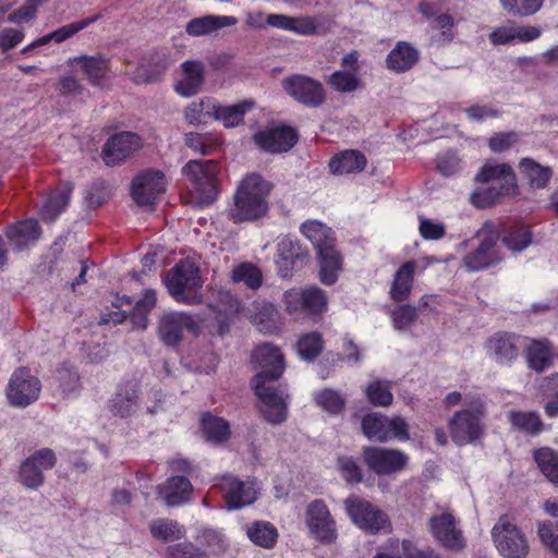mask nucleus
<instances>
[{
	"instance_id": "obj_58",
	"label": "nucleus",
	"mask_w": 558,
	"mask_h": 558,
	"mask_svg": "<svg viewBox=\"0 0 558 558\" xmlns=\"http://www.w3.org/2000/svg\"><path fill=\"white\" fill-rule=\"evenodd\" d=\"M510 190H500L495 185L478 187L471 195V203L477 208H486L494 205L499 196L509 193Z\"/></svg>"
},
{
	"instance_id": "obj_51",
	"label": "nucleus",
	"mask_w": 558,
	"mask_h": 558,
	"mask_svg": "<svg viewBox=\"0 0 558 558\" xmlns=\"http://www.w3.org/2000/svg\"><path fill=\"white\" fill-rule=\"evenodd\" d=\"M184 143L189 148L202 155L213 153L219 145L217 137L213 134L197 132L186 133L184 135Z\"/></svg>"
},
{
	"instance_id": "obj_9",
	"label": "nucleus",
	"mask_w": 558,
	"mask_h": 558,
	"mask_svg": "<svg viewBox=\"0 0 558 558\" xmlns=\"http://www.w3.org/2000/svg\"><path fill=\"white\" fill-rule=\"evenodd\" d=\"M343 504L347 514L359 529L375 534L390 527L387 514L369 501L351 496Z\"/></svg>"
},
{
	"instance_id": "obj_27",
	"label": "nucleus",
	"mask_w": 558,
	"mask_h": 558,
	"mask_svg": "<svg viewBox=\"0 0 558 558\" xmlns=\"http://www.w3.org/2000/svg\"><path fill=\"white\" fill-rule=\"evenodd\" d=\"M476 181L495 185L500 190H512L515 186V177L507 163L488 162L483 166L476 175Z\"/></svg>"
},
{
	"instance_id": "obj_36",
	"label": "nucleus",
	"mask_w": 558,
	"mask_h": 558,
	"mask_svg": "<svg viewBox=\"0 0 558 558\" xmlns=\"http://www.w3.org/2000/svg\"><path fill=\"white\" fill-rule=\"evenodd\" d=\"M420 59L418 50L407 41H399L389 52L387 63L390 70H410Z\"/></svg>"
},
{
	"instance_id": "obj_6",
	"label": "nucleus",
	"mask_w": 558,
	"mask_h": 558,
	"mask_svg": "<svg viewBox=\"0 0 558 558\" xmlns=\"http://www.w3.org/2000/svg\"><path fill=\"white\" fill-rule=\"evenodd\" d=\"M492 539L505 558H525L529 543L522 531L508 515L500 517L492 529Z\"/></svg>"
},
{
	"instance_id": "obj_5",
	"label": "nucleus",
	"mask_w": 558,
	"mask_h": 558,
	"mask_svg": "<svg viewBox=\"0 0 558 558\" xmlns=\"http://www.w3.org/2000/svg\"><path fill=\"white\" fill-rule=\"evenodd\" d=\"M281 302L284 312L294 319L302 315L319 316L328 307V299L325 292L317 287L288 289L283 292Z\"/></svg>"
},
{
	"instance_id": "obj_61",
	"label": "nucleus",
	"mask_w": 558,
	"mask_h": 558,
	"mask_svg": "<svg viewBox=\"0 0 558 558\" xmlns=\"http://www.w3.org/2000/svg\"><path fill=\"white\" fill-rule=\"evenodd\" d=\"M112 305L118 308V311L102 313L100 316V324L107 325L112 323L114 325L121 324L126 317V311L121 310L123 306L131 307L132 300L126 295H117L114 301H112Z\"/></svg>"
},
{
	"instance_id": "obj_43",
	"label": "nucleus",
	"mask_w": 558,
	"mask_h": 558,
	"mask_svg": "<svg viewBox=\"0 0 558 558\" xmlns=\"http://www.w3.org/2000/svg\"><path fill=\"white\" fill-rule=\"evenodd\" d=\"M51 385L54 393L69 397L75 393L80 388L77 372L71 367L62 366L56 371Z\"/></svg>"
},
{
	"instance_id": "obj_47",
	"label": "nucleus",
	"mask_w": 558,
	"mask_h": 558,
	"mask_svg": "<svg viewBox=\"0 0 558 558\" xmlns=\"http://www.w3.org/2000/svg\"><path fill=\"white\" fill-rule=\"evenodd\" d=\"M231 279L235 283H243L246 288L256 290L262 286L263 275L255 265L242 263L233 268Z\"/></svg>"
},
{
	"instance_id": "obj_14",
	"label": "nucleus",
	"mask_w": 558,
	"mask_h": 558,
	"mask_svg": "<svg viewBox=\"0 0 558 558\" xmlns=\"http://www.w3.org/2000/svg\"><path fill=\"white\" fill-rule=\"evenodd\" d=\"M223 492V498L228 510H236L252 505L259 492V485L255 480L240 481L232 475H223L216 485Z\"/></svg>"
},
{
	"instance_id": "obj_21",
	"label": "nucleus",
	"mask_w": 558,
	"mask_h": 558,
	"mask_svg": "<svg viewBox=\"0 0 558 558\" xmlns=\"http://www.w3.org/2000/svg\"><path fill=\"white\" fill-rule=\"evenodd\" d=\"M432 258L409 260L401 265L393 276L390 298L396 302H403L409 299L413 287V279L416 271H424L430 264Z\"/></svg>"
},
{
	"instance_id": "obj_54",
	"label": "nucleus",
	"mask_w": 558,
	"mask_h": 558,
	"mask_svg": "<svg viewBox=\"0 0 558 558\" xmlns=\"http://www.w3.org/2000/svg\"><path fill=\"white\" fill-rule=\"evenodd\" d=\"M298 352L303 360H314L323 350V338L318 332L303 335L298 341Z\"/></svg>"
},
{
	"instance_id": "obj_59",
	"label": "nucleus",
	"mask_w": 558,
	"mask_h": 558,
	"mask_svg": "<svg viewBox=\"0 0 558 558\" xmlns=\"http://www.w3.org/2000/svg\"><path fill=\"white\" fill-rule=\"evenodd\" d=\"M316 403L325 411L338 414L344 408L343 397L336 390L324 389L315 395Z\"/></svg>"
},
{
	"instance_id": "obj_57",
	"label": "nucleus",
	"mask_w": 558,
	"mask_h": 558,
	"mask_svg": "<svg viewBox=\"0 0 558 558\" xmlns=\"http://www.w3.org/2000/svg\"><path fill=\"white\" fill-rule=\"evenodd\" d=\"M197 541L215 555L222 554L228 547V543L223 534L214 529L202 530L197 535Z\"/></svg>"
},
{
	"instance_id": "obj_44",
	"label": "nucleus",
	"mask_w": 558,
	"mask_h": 558,
	"mask_svg": "<svg viewBox=\"0 0 558 558\" xmlns=\"http://www.w3.org/2000/svg\"><path fill=\"white\" fill-rule=\"evenodd\" d=\"M533 457L545 477L558 485V453L549 447H542L534 450Z\"/></svg>"
},
{
	"instance_id": "obj_2",
	"label": "nucleus",
	"mask_w": 558,
	"mask_h": 558,
	"mask_svg": "<svg viewBox=\"0 0 558 558\" xmlns=\"http://www.w3.org/2000/svg\"><path fill=\"white\" fill-rule=\"evenodd\" d=\"M271 184L257 173L246 174L238 184L229 218L234 222L254 221L264 217L268 209Z\"/></svg>"
},
{
	"instance_id": "obj_31",
	"label": "nucleus",
	"mask_w": 558,
	"mask_h": 558,
	"mask_svg": "<svg viewBox=\"0 0 558 558\" xmlns=\"http://www.w3.org/2000/svg\"><path fill=\"white\" fill-rule=\"evenodd\" d=\"M247 315L263 332L271 333L278 328L280 313L272 303L254 302Z\"/></svg>"
},
{
	"instance_id": "obj_56",
	"label": "nucleus",
	"mask_w": 558,
	"mask_h": 558,
	"mask_svg": "<svg viewBox=\"0 0 558 558\" xmlns=\"http://www.w3.org/2000/svg\"><path fill=\"white\" fill-rule=\"evenodd\" d=\"M365 392L368 401L378 407H387L393 399L388 381L374 380L368 384Z\"/></svg>"
},
{
	"instance_id": "obj_62",
	"label": "nucleus",
	"mask_w": 558,
	"mask_h": 558,
	"mask_svg": "<svg viewBox=\"0 0 558 558\" xmlns=\"http://www.w3.org/2000/svg\"><path fill=\"white\" fill-rule=\"evenodd\" d=\"M340 475L351 484L362 481V471L352 457H340L337 462Z\"/></svg>"
},
{
	"instance_id": "obj_12",
	"label": "nucleus",
	"mask_w": 558,
	"mask_h": 558,
	"mask_svg": "<svg viewBox=\"0 0 558 558\" xmlns=\"http://www.w3.org/2000/svg\"><path fill=\"white\" fill-rule=\"evenodd\" d=\"M362 430L368 439L379 442L409 439L408 424L400 416L390 418L379 413H369L362 420Z\"/></svg>"
},
{
	"instance_id": "obj_25",
	"label": "nucleus",
	"mask_w": 558,
	"mask_h": 558,
	"mask_svg": "<svg viewBox=\"0 0 558 558\" xmlns=\"http://www.w3.org/2000/svg\"><path fill=\"white\" fill-rule=\"evenodd\" d=\"M255 106L253 100H243L239 104L225 106L213 99L210 117L220 121L225 128H234L242 123L244 116Z\"/></svg>"
},
{
	"instance_id": "obj_28",
	"label": "nucleus",
	"mask_w": 558,
	"mask_h": 558,
	"mask_svg": "<svg viewBox=\"0 0 558 558\" xmlns=\"http://www.w3.org/2000/svg\"><path fill=\"white\" fill-rule=\"evenodd\" d=\"M373 558H439L433 550H418L410 541H389Z\"/></svg>"
},
{
	"instance_id": "obj_32",
	"label": "nucleus",
	"mask_w": 558,
	"mask_h": 558,
	"mask_svg": "<svg viewBox=\"0 0 558 558\" xmlns=\"http://www.w3.org/2000/svg\"><path fill=\"white\" fill-rule=\"evenodd\" d=\"M236 22L234 16L205 15L189 21L185 31L190 36H205L220 28L235 25Z\"/></svg>"
},
{
	"instance_id": "obj_40",
	"label": "nucleus",
	"mask_w": 558,
	"mask_h": 558,
	"mask_svg": "<svg viewBox=\"0 0 558 558\" xmlns=\"http://www.w3.org/2000/svg\"><path fill=\"white\" fill-rule=\"evenodd\" d=\"M137 404V391L135 384H129L116 395L111 401V412L114 415L125 417L131 415Z\"/></svg>"
},
{
	"instance_id": "obj_52",
	"label": "nucleus",
	"mask_w": 558,
	"mask_h": 558,
	"mask_svg": "<svg viewBox=\"0 0 558 558\" xmlns=\"http://www.w3.org/2000/svg\"><path fill=\"white\" fill-rule=\"evenodd\" d=\"M68 65L72 70H108L112 66L110 59L104 53L95 56L82 54L80 57L70 58Z\"/></svg>"
},
{
	"instance_id": "obj_34",
	"label": "nucleus",
	"mask_w": 558,
	"mask_h": 558,
	"mask_svg": "<svg viewBox=\"0 0 558 558\" xmlns=\"http://www.w3.org/2000/svg\"><path fill=\"white\" fill-rule=\"evenodd\" d=\"M319 262V280L326 286L333 284L342 270V257L335 246L317 253Z\"/></svg>"
},
{
	"instance_id": "obj_17",
	"label": "nucleus",
	"mask_w": 558,
	"mask_h": 558,
	"mask_svg": "<svg viewBox=\"0 0 558 558\" xmlns=\"http://www.w3.org/2000/svg\"><path fill=\"white\" fill-rule=\"evenodd\" d=\"M57 458L51 449L44 448L29 456L20 468V481L27 488L36 489L43 485L44 472L54 466Z\"/></svg>"
},
{
	"instance_id": "obj_10",
	"label": "nucleus",
	"mask_w": 558,
	"mask_h": 558,
	"mask_svg": "<svg viewBox=\"0 0 558 558\" xmlns=\"http://www.w3.org/2000/svg\"><path fill=\"white\" fill-rule=\"evenodd\" d=\"M476 238L480 241L478 246L463 258V265L471 271L487 268L502 258L497 248L499 232L493 223H484Z\"/></svg>"
},
{
	"instance_id": "obj_20",
	"label": "nucleus",
	"mask_w": 558,
	"mask_h": 558,
	"mask_svg": "<svg viewBox=\"0 0 558 558\" xmlns=\"http://www.w3.org/2000/svg\"><path fill=\"white\" fill-rule=\"evenodd\" d=\"M143 140L136 133L121 132L111 136L102 148L104 161L114 166L141 149Z\"/></svg>"
},
{
	"instance_id": "obj_22",
	"label": "nucleus",
	"mask_w": 558,
	"mask_h": 558,
	"mask_svg": "<svg viewBox=\"0 0 558 558\" xmlns=\"http://www.w3.org/2000/svg\"><path fill=\"white\" fill-rule=\"evenodd\" d=\"M255 143L269 153L288 151L298 141L294 129L286 125H278L259 131L254 135Z\"/></svg>"
},
{
	"instance_id": "obj_8",
	"label": "nucleus",
	"mask_w": 558,
	"mask_h": 558,
	"mask_svg": "<svg viewBox=\"0 0 558 558\" xmlns=\"http://www.w3.org/2000/svg\"><path fill=\"white\" fill-rule=\"evenodd\" d=\"M484 405L480 399L471 404V409L457 412L449 422L452 440L458 445L472 442L481 437L484 425Z\"/></svg>"
},
{
	"instance_id": "obj_30",
	"label": "nucleus",
	"mask_w": 558,
	"mask_h": 558,
	"mask_svg": "<svg viewBox=\"0 0 558 558\" xmlns=\"http://www.w3.org/2000/svg\"><path fill=\"white\" fill-rule=\"evenodd\" d=\"M276 266L282 278H288L294 268L296 259L301 256V246L289 236H282L277 244Z\"/></svg>"
},
{
	"instance_id": "obj_50",
	"label": "nucleus",
	"mask_w": 558,
	"mask_h": 558,
	"mask_svg": "<svg viewBox=\"0 0 558 558\" xmlns=\"http://www.w3.org/2000/svg\"><path fill=\"white\" fill-rule=\"evenodd\" d=\"M509 420L513 427L529 433L538 434L544 429L539 415L535 412H510Z\"/></svg>"
},
{
	"instance_id": "obj_37",
	"label": "nucleus",
	"mask_w": 558,
	"mask_h": 558,
	"mask_svg": "<svg viewBox=\"0 0 558 558\" xmlns=\"http://www.w3.org/2000/svg\"><path fill=\"white\" fill-rule=\"evenodd\" d=\"M71 193L72 185L70 183L61 184L43 204L41 218L47 221L54 220L66 208Z\"/></svg>"
},
{
	"instance_id": "obj_48",
	"label": "nucleus",
	"mask_w": 558,
	"mask_h": 558,
	"mask_svg": "<svg viewBox=\"0 0 558 558\" xmlns=\"http://www.w3.org/2000/svg\"><path fill=\"white\" fill-rule=\"evenodd\" d=\"M248 538L257 546L271 548L278 537L276 527L268 522H255L246 531Z\"/></svg>"
},
{
	"instance_id": "obj_42",
	"label": "nucleus",
	"mask_w": 558,
	"mask_h": 558,
	"mask_svg": "<svg viewBox=\"0 0 558 558\" xmlns=\"http://www.w3.org/2000/svg\"><path fill=\"white\" fill-rule=\"evenodd\" d=\"M553 354L547 340H533L526 351L530 368L543 372L551 363Z\"/></svg>"
},
{
	"instance_id": "obj_24",
	"label": "nucleus",
	"mask_w": 558,
	"mask_h": 558,
	"mask_svg": "<svg viewBox=\"0 0 558 558\" xmlns=\"http://www.w3.org/2000/svg\"><path fill=\"white\" fill-rule=\"evenodd\" d=\"M100 17H101L100 14H95V15H92L84 20L63 25V26L59 27L58 29L37 38L33 43H31L28 46H26L22 50V52L26 53L37 47L47 45L51 41H54L56 44H61V43L65 41L66 39L73 37L75 34H77L82 29L86 28L90 24L97 22Z\"/></svg>"
},
{
	"instance_id": "obj_19",
	"label": "nucleus",
	"mask_w": 558,
	"mask_h": 558,
	"mask_svg": "<svg viewBox=\"0 0 558 558\" xmlns=\"http://www.w3.org/2000/svg\"><path fill=\"white\" fill-rule=\"evenodd\" d=\"M429 529L434 538L447 548L460 550L465 546L463 533L450 512L445 511L433 515L429 519Z\"/></svg>"
},
{
	"instance_id": "obj_41",
	"label": "nucleus",
	"mask_w": 558,
	"mask_h": 558,
	"mask_svg": "<svg viewBox=\"0 0 558 558\" xmlns=\"http://www.w3.org/2000/svg\"><path fill=\"white\" fill-rule=\"evenodd\" d=\"M149 531L154 538L162 542H173L185 536V529L170 519L153 520L149 523Z\"/></svg>"
},
{
	"instance_id": "obj_4",
	"label": "nucleus",
	"mask_w": 558,
	"mask_h": 558,
	"mask_svg": "<svg viewBox=\"0 0 558 558\" xmlns=\"http://www.w3.org/2000/svg\"><path fill=\"white\" fill-rule=\"evenodd\" d=\"M169 293L183 303H198L197 290L202 287L198 267L191 259L179 262L165 278Z\"/></svg>"
},
{
	"instance_id": "obj_64",
	"label": "nucleus",
	"mask_w": 558,
	"mask_h": 558,
	"mask_svg": "<svg viewBox=\"0 0 558 558\" xmlns=\"http://www.w3.org/2000/svg\"><path fill=\"white\" fill-rule=\"evenodd\" d=\"M504 243L513 252L522 251L531 243V232L525 227L515 229L504 238Z\"/></svg>"
},
{
	"instance_id": "obj_33",
	"label": "nucleus",
	"mask_w": 558,
	"mask_h": 558,
	"mask_svg": "<svg viewBox=\"0 0 558 558\" xmlns=\"http://www.w3.org/2000/svg\"><path fill=\"white\" fill-rule=\"evenodd\" d=\"M300 230L312 242L317 253L335 246L332 230L320 221L308 220L301 226Z\"/></svg>"
},
{
	"instance_id": "obj_53",
	"label": "nucleus",
	"mask_w": 558,
	"mask_h": 558,
	"mask_svg": "<svg viewBox=\"0 0 558 558\" xmlns=\"http://www.w3.org/2000/svg\"><path fill=\"white\" fill-rule=\"evenodd\" d=\"M156 302V292L154 290H145L143 296L136 302L132 312V319L136 326L142 329L146 328V316L155 307Z\"/></svg>"
},
{
	"instance_id": "obj_1",
	"label": "nucleus",
	"mask_w": 558,
	"mask_h": 558,
	"mask_svg": "<svg viewBox=\"0 0 558 558\" xmlns=\"http://www.w3.org/2000/svg\"><path fill=\"white\" fill-rule=\"evenodd\" d=\"M252 361L257 369L253 388L262 402L263 415L271 424L282 423L288 415L287 395L270 384L284 371L283 355L278 347L264 343L254 350Z\"/></svg>"
},
{
	"instance_id": "obj_39",
	"label": "nucleus",
	"mask_w": 558,
	"mask_h": 558,
	"mask_svg": "<svg viewBox=\"0 0 558 558\" xmlns=\"http://www.w3.org/2000/svg\"><path fill=\"white\" fill-rule=\"evenodd\" d=\"M519 169L533 189L545 187L553 174L549 167L542 166L531 158H523L520 161Z\"/></svg>"
},
{
	"instance_id": "obj_16",
	"label": "nucleus",
	"mask_w": 558,
	"mask_h": 558,
	"mask_svg": "<svg viewBox=\"0 0 558 558\" xmlns=\"http://www.w3.org/2000/svg\"><path fill=\"white\" fill-rule=\"evenodd\" d=\"M198 320L183 312L163 313L159 318L158 335L167 345H177L183 337L184 331L196 333Z\"/></svg>"
},
{
	"instance_id": "obj_13",
	"label": "nucleus",
	"mask_w": 558,
	"mask_h": 558,
	"mask_svg": "<svg viewBox=\"0 0 558 558\" xmlns=\"http://www.w3.org/2000/svg\"><path fill=\"white\" fill-rule=\"evenodd\" d=\"M284 92L296 102L318 108L326 101L323 84L304 74H292L282 82Z\"/></svg>"
},
{
	"instance_id": "obj_55",
	"label": "nucleus",
	"mask_w": 558,
	"mask_h": 558,
	"mask_svg": "<svg viewBox=\"0 0 558 558\" xmlns=\"http://www.w3.org/2000/svg\"><path fill=\"white\" fill-rule=\"evenodd\" d=\"M210 105H213V98H203L189 104L183 111L185 121L194 126L205 123V117H210Z\"/></svg>"
},
{
	"instance_id": "obj_18",
	"label": "nucleus",
	"mask_w": 558,
	"mask_h": 558,
	"mask_svg": "<svg viewBox=\"0 0 558 558\" xmlns=\"http://www.w3.org/2000/svg\"><path fill=\"white\" fill-rule=\"evenodd\" d=\"M167 181L160 171H145L132 182V197L140 206H151L166 191Z\"/></svg>"
},
{
	"instance_id": "obj_38",
	"label": "nucleus",
	"mask_w": 558,
	"mask_h": 558,
	"mask_svg": "<svg viewBox=\"0 0 558 558\" xmlns=\"http://www.w3.org/2000/svg\"><path fill=\"white\" fill-rule=\"evenodd\" d=\"M202 433L206 440L220 444L229 438L230 426L222 417L206 413L202 417Z\"/></svg>"
},
{
	"instance_id": "obj_46",
	"label": "nucleus",
	"mask_w": 558,
	"mask_h": 558,
	"mask_svg": "<svg viewBox=\"0 0 558 558\" xmlns=\"http://www.w3.org/2000/svg\"><path fill=\"white\" fill-rule=\"evenodd\" d=\"M204 72H180L175 78L173 88L181 97H192L198 94L204 85Z\"/></svg>"
},
{
	"instance_id": "obj_15",
	"label": "nucleus",
	"mask_w": 558,
	"mask_h": 558,
	"mask_svg": "<svg viewBox=\"0 0 558 558\" xmlns=\"http://www.w3.org/2000/svg\"><path fill=\"white\" fill-rule=\"evenodd\" d=\"M305 522L311 535L317 541L330 544L337 539L336 521L323 500H314L307 506Z\"/></svg>"
},
{
	"instance_id": "obj_11",
	"label": "nucleus",
	"mask_w": 558,
	"mask_h": 558,
	"mask_svg": "<svg viewBox=\"0 0 558 558\" xmlns=\"http://www.w3.org/2000/svg\"><path fill=\"white\" fill-rule=\"evenodd\" d=\"M363 463L378 476H390L405 469L409 457L401 450L367 446L362 451Z\"/></svg>"
},
{
	"instance_id": "obj_35",
	"label": "nucleus",
	"mask_w": 558,
	"mask_h": 558,
	"mask_svg": "<svg viewBox=\"0 0 558 558\" xmlns=\"http://www.w3.org/2000/svg\"><path fill=\"white\" fill-rule=\"evenodd\" d=\"M366 166L365 156L357 150H344L336 155L329 162L333 174H350L361 172Z\"/></svg>"
},
{
	"instance_id": "obj_23",
	"label": "nucleus",
	"mask_w": 558,
	"mask_h": 558,
	"mask_svg": "<svg viewBox=\"0 0 558 558\" xmlns=\"http://www.w3.org/2000/svg\"><path fill=\"white\" fill-rule=\"evenodd\" d=\"M485 349L488 356L498 364H510L519 355L517 339L509 333L494 335L487 340Z\"/></svg>"
},
{
	"instance_id": "obj_63",
	"label": "nucleus",
	"mask_w": 558,
	"mask_h": 558,
	"mask_svg": "<svg viewBox=\"0 0 558 558\" xmlns=\"http://www.w3.org/2000/svg\"><path fill=\"white\" fill-rule=\"evenodd\" d=\"M329 84L338 92L349 93L357 88L359 80L354 72H333L329 77Z\"/></svg>"
},
{
	"instance_id": "obj_49",
	"label": "nucleus",
	"mask_w": 558,
	"mask_h": 558,
	"mask_svg": "<svg viewBox=\"0 0 558 558\" xmlns=\"http://www.w3.org/2000/svg\"><path fill=\"white\" fill-rule=\"evenodd\" d=\"M392 326L398 331H409L418 318V308L410 304H402L389 312Z\"/></svg>"
},
{
	"instance_id": "obj_7",
	"label": "nucleus",
	"mask_w": 558,
	"mask_h": 558,
	"mask_svg": "<svg viewBox=\"0 0 558 558\" xmlns=\"http://www.w3.org/2000/svg\"><path fill=\"white\" fill-rule=\"evenodd\" d=\"M41 390L40 379L29 368L19 367L8 381L5 397L10 405L25 409L39 399Z\"/></svg>"
},
{
	"instance_id": "obj_26",
	"label": "nucleus",
	"mask_w": 558,
	"mask_h": 558,
	"mask_svg": "<svg viewBox=\"0 0 558 558\" xmlns=\"http://www.w3.org/2000/svg\"><path fill=\"white\" fill-rule=\"evenodd\" d=\"M193 486L185 476H171L158 487L160 498L168 506H180L191 498Z\"/></svg>"
},
{
	"instance_id": "obj_45",
	"label": "nucleus",
	"mask_w": 558,
	"mask_h": 558,
	"mask_svg": "<svg viewBox=\"0 0 558 558\" xmlns=\"http://www.w3.org/2000/svg\"><path fill=\"white\" fill-rule=\"evenodd\" d=\"M499 2L509 16L523 19L539 12L545 0H499Z\"/></svg>"
},
{
	"instance_id": "obj_3",
	"label": "nucleus",
	"mask_w": 558,
	"mask_h": 558,
	"mask_svg": "<svg viewBox=\"0 0 558 558\" xmlns=\"http://www.w3.org/2000/svg\"><path fill=\"white\" fill-rule=\"evenodd\" d=\"M190 182V193L197 205L213 203L219 193V166L214 160H191L182 169Z\"/></svg>"
},
{
	"instance_id": "obj_29",
	"label": "nucleus",
	"mask_w": 558,
	"mask_h": 558,
	"mask_svg": "<svg viewBox=\"0 0 558 558\" xmlns=\"http://www.w3.org/2000/svg\"><path fill=\"white\" fill-rule=\"evenodd\" d=\"M5 234L14 248L23 250L39 239L41 230L36 220L27 219L8 227Z\"/></svg>"
},
{
	"instance_id": "obj_60",
	"label": "nucleus",
	"mask_w": 558,
	"mask_h": 558,
	"mask_svg": "<svg viewBox=\"0 0 558 558\" xmlns=\"http://www.w3.org/2000/svg\"><path fill=\"white\" fill-rule=\"evenodd\" d=\"M167 558H208V555L191 542H182L166 549Z\"/></svg>"
}]
</instances>
